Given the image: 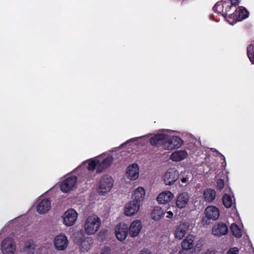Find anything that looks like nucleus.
<instances>
[{
	"label": "nucleus",
	"instance_id": "37",
	"mask_svg": "<svg viewBox=\"0 0 254 254\" xmlns=\"http://www.w3.org/2000/svg\"><path fill=\"white\" fill-rule=\"evenodd\" d=\"M178 254H190V253L187 250L182 249L179 252Z\"/></svg>",
	"mask_w": 254,
	"mask_h": 254
},
{
	"label": "nucleus",
	"instance_id": "33",
	"mask_svg": "<svg viewBox=\"0 0 254 254\" xmlns=\"http://www.w3.org/2000/svg\"><path fill=\"white\" fill-rule=\"evenodd\" d=\"M239 249L236 247L231 248H230L226 254H239Z\"/></svg>",
	"mask_w": 254,
	"mask_h": 254
},
{
	"label": "nucleus",
	"instance_id": "31",
	"mask_svg": "<svg viewBox=\"0 0 254 254\" xmlns=\"http://www.w3.org/2000/svg\"><path fill=\"white\" fill-rule=\"evenodd\" d=\"M254 47V45H250L247 49V53L248 56L250 60V61L252 62L253 64H254V53L252 54V52L253 51V48Z\"/></svg>",
	"mask_w": 254,
	"mask_h": 254
},
{
	"label": "nucleus",
	"instance_id": "11",
	"mask_svg": "<svg viewBox=\"0 0 254 254\" xmlns=\"http://www.w3.org/2000/svg\"><path fill=\"white\" fill-rule=\"evenodd\" d=\"M128 233V226L126 224L120 223L117 225L115 234L117 238L119 241H124L127 238Z\"/></svg>",
	"mask_w": 254,
	"mask_h": 254
},
{
	"label": "nucleus",
	"instance_id": "29",
	"mask_svg": "<svg viewBox=\"0 0 254 254\" xmlns=\"http://www.w3.org/2000/svg\"><path fill=\"white\" fill-rule=\"evenodd\" d=\"M84 238L82 233H77L74 235L73 242L75 244L80 245Z\"/></svg>",
	"mask_w": 254,
	"mask_h": 254
},
{
	"label": "nucleus",
	"instance_id": "5",
	"mask_svg": "<svg viewBox=\"0 0 254 254\" xmlns=\"http://www.w3.org/2000/svg\"><path fill=\"white\" fill-rule=\"evenodd\" d=\"M54 244L57 250L64 251L65 250L68 244L67 237L63 234L56 236L54 238Z\"/></svg>",
	"mask_w": 254,
	"mask_h": 254
},
{
	"label": "nucleus",
	"instance_id": "35",
	"mask_svg": "<svg viewBox=\"0 0 254 254\" xmlns=\"http://www.w3.org/2000/svg\"><path fill=\"white\" fill-rule=\"evenodd\" d=\"M224 181L223 180L220 179L218 180L217 182V188L219 190H222L224 187Z\"/></svg>",
	"mask_w": 254,
	"mask_h": 254
},
{
	"label": "nucleus",
	"instance_id": "19",
	"mask_svg": "<svg viewBox=\"0 0 254 254\" xmlns=\"http://www.w3.org/2000/svg\"><path fill=\"white\" fill-rule=\"evenodd\" d=\"M94 241L92 237H85L80 244V250L82 253L87 252L92 247Z\"/></svg>",
	"mask_w": 254,
	"mask_h": 254
},
{
	"label": "nucleus",
	"instance_id": "25",
	"mask_svg": "<svg viewBox=\"0 0 254 254\" xmlns=\"http://www.w3.org/2000/svg\"><path fill=\"white\" fill-rule=\"evenodd\" d=\"M230 229L232 234L235 237L240 238L242 236L241 230L236 224H232L230 227Z\"/></svg>",
	"mask_w": 254,
	"mask_h": 254
},
{
	"label": "nucleus",
	"instance_id": "21",
	"mask_svg": "<svg viewBox=\"0 0 254 254\" xmlns=\"http://www.w3.org/2000/svg\"><path fill=\"white\" fill-rule=\"evenodd\" d=\"M189 199V195L187 193L183 192L181 193L177 197L176 200V205L178 207L182 208L185 207Z\"/></svg>",
	"mask_w": 254,
	"mask_h": 254
},
{
	"label": "nucleus",
	"instance_id": "23",
	"mask_svg": "<svg viewBox=\"0 0 254 254\" xmlns=\"http://www.w3.org/2000/svg\"><path fill=\"white\" fill-rule=\"evenodd\" d=\"M164 214L163 209L159 206L154 207L151 212V217L155 221L159 220Z\"/></svg>",
	"mask_w": 254,
	"mask_h": 254
},
{
	"label": "nucleus",
	"instance_id": "24",
	"mask_svg": "<svg viewBox=\"0 0 254 254\" xmlns=\"http://www.w3.org/2000/svg\"><path fill=\"white\" fill-rule=\"evenodd\" d=\"M113 158L112 156H108L101 163L99 162L100 167H98L97 172L101 173L103 170L111 165L113 161Z\"/></svg>",
	"mask_w": 254,
	"mask_h": 254
},
{
	"label": "nucleus",
	"instance_id": "28",
	"mask_svg": "<svg viewBox=\"0 0 254 254\" xmlns=\"http://www.w3.org/2000/svg\"><path fill=\"white\" fill-rule=\"evenodd\" d=\"M238 13V18L239 20L244 19L249 16V12L245 8H240L237 12Z\"/></svg>",
	"mask_w": 254,
	"mask_h": 254
},
{
	"label": "nucleus",
	"instance_id": "10",
	"mask_svg": "<svg viewBox=\"0 0 254 254\" xmlns=\"http://www.w3.org/2000/svg\"><path fill=\"white\" fill-rule=\"evenodd\" d=\"M228 232L227 225L223 222L214 224L212 228V234L215 236L221 237L225 235Z\"/></svg>",
	"mask_w": 254,
	"mask_h": 254
},
{
	"label": "nucleus",
	"instance_id": "38",
	"mask_svg": "<svg viewBox=\"0 0 254 254\" xmlns=\"http://www.w3.org/2000/svg\"><path fill=\"white\" fill-rule=\"evenodd\" d=\"M190 177H188V175L187 176V177L186 178H184L183 179H182V182L183 183H185V182H188L189 181V179H190Z\"/></svg>",
	"mask_w": 254,
	"mask_h": 254
},
{
	"label": "nucleus",
	"instance_id": "15",
	"mask_svg": "<svg viewBox=\"0 0 254 254\" xmlns=\"http://www.w3.org/2000/svg\"><path fill=\"white\" fill-rule=\"evenodd\" d=\"M113 186L112 178L106 175L103 177L100 181L99 188L101 190H110Z\"/></svg>",
	"mask_w": 254,
	"mask_h": 254
},
{
	"label": "nucleus",
	"instance_id": "18",
	"mask_svg": "<svg viewBox=\"0 0 254 254\" xmlns=\"http://www.w3.org/2000/svg\"><path fill=\"white\" fill-rule=\"evenodd\" d=\"M174 195L172 191H162L157 197V200L160 204H166L173 198Z\"/></svg>",
	"mask_w": 254,
	"mask_h": 254
},
{
	"label": "nucleus",
	"instance_id": "26",
	"mask_svg": "<svg viewBox=\"0 0 254 254\" xmlns=\"http://www.w3.org/2000/svg\"><path fill=\"white\" fill-rule=\"evenodd\" d=\"M204 200L207 202H212L216 197V191H203Z\"/></svg>",
	"mask_w": 254,
	"mask_h": 254
},
{
	"label": "nucleus",
	"instance_id": "42",
	"mask_svg": "<svg viewBox=\"0 0 254 254\" xmlns=\"http://www.w3.org/2000/svg\"><path fill=\"white\" fill-rule=\"evenodd\" d=\"M204 254H215L214 251H208L206 252Z\"/></svg>",
	"mask_w": 254,
	"mask_h": 254
},
{
	"label": "nucleus",
	"instance_id": "6",
	"mask_svg": "<svg viewBox=\"0 0 254 254\" xmlns=\"http://www.w3.org/2000/svg\"><path fill=\"white\" fill-rule=\"evenodd\" d=\"M78 216V213L73 209L66 210L64 214V223L67 226L74 224Z\"/></svg>",
	"mask_w": 254,
	"mask_h": 254
},
{
	"label": "nucleus",
	"instance_id": "7",
	"mask_svg": "<svg viewBox=\"0 0 254 254\" xmlns=\"http://www.w3.org/2000/svg\"><path fill=\"white\" fill-rule=\"evenodd\" d=\"M182 139L178 136H173L169 138L167 135V139L166 143L164 144V149L168 150H172L176 148H179L183 144Z\"/></svg>",
	"mask_w": 254,
	"mask_h": 254
},
{
	"label": "nucleus",
	"instance_id": "14",
	"mask_svg": "<svg viewBox=\"0 0 254 254\" xmlns=\"http://www.w3.org/2000/svg\"><path fill=\"white\" fill-rule=\"evenodd\" d=\"M141 229V221L138 220H135L131 223L129 229L128 228V233L131 237H135L139 234Z\"/></svg>",
	"mask_w": 254,
	"mask_h": 254
},
{
	"label": "nucleus",
	"instance_id": "16",
	"mask_svg": "<svg viewBox=\"0 0 254 254\" xmlns=\"http://www.w3.org/2000/svg\"><path fill=\"white\" fill-rule=\"evenodd\" d=\"M51 201L48 199L41 200L36 206L37 211L39 214L47 213L51 208Z\"/></svg>",
	"mask_w": 254,
	"mask_h": 254
},
{
	"label": "nucleus",
	"instance_id": "36",
	"mask_svg": "<svg viewBox=\"0 0 254 254\" xmlns=\"http://www.w3.org/2000/svg\"><path fill=\"white\" fill-rule=\"evenodd\" d=\"M173 213L172 211H169L167 212V215H166L167 218H172L173 217Z\"/></svg>",
	"mask_w": 254,
	"mask_h": 254
},
{
	"label": "nucleus",
	"instance_id": "22",
	"mask_svg": "<svg viewBox=\"0 0 254 254\" xmlns=\"http://www.w3.org/2000/svg\"><path fill=\"white\" fill-rule=\"evenodd\" d=\"M194 236L193 235H189L182 242V249L188 251L192 249L194 246Z\"/></svg>",
	"mask_w": 254,
	"mask_h": 254
},
{
	"label": "nucleus",
	"instance_id": "17",
	"mask_svg": "<svg viewBox=\"0 0 254 254\" xmlns=\"http://www.w3.org/2000/svg\"><path fill=\"white\" fill-rule=\"evenodd\" d=\"M167 139V135L164 134H156L150 138V142L153 145H163L164 148V144Z\"/></svg>",
	"mask_w": 254,
	"mask_h": 254
},
{
	"label": "nucleus",
	"instance_id": "41",
	"mask_svg": "<svg viewBox=\"0 0 254 254\" xmlns=\"http://www.w3.org/2000/svg\"><path fill=\"white\" fill-rule=\"evenodd\" d=\"M99 195H104L107 191H97Z\"/></svg>",
	"mask_w": 254,
	"mask_h": 254
},
{
	"label": "nucleus",
	"instance_id": "3",
	"mask_svg": "<svg viewBox=\"0 0 254 254\" xmlns=\"http://www.w3.org/2000/svg\"><path fill=\"white\" fill-rule=\"evenodd\" d=\"M101 223V220L97 215L89 216L84 224L85 232L88 235L95 234L98 230Z\"/></svg>",
	"mask_w": 254,
	"mask_h": 254
},
{
	"label": "nucleus",
	"instance_id": "40",
	"mask_svg": "<svg viewBox=\"0 0 254 254\" xmlns=\"http://www.w3.org/2000/svg\"><path fill=\"white\" fill-rule=\"evenodd\" d=\"M233 5H236L238 3V0H230Z\"/></svg>",
	"mask_w": 254,
	"mask_h": 254
},
{
	"label": "nucleus",
	"instance_id": "44",
	"mask_svg": "<svg viewBox=\"0 0 254 254\" xmlns=\"http://www.w3.org/2000/svg\"><path fill=\"white\" fill-rule=\"evenodd\" d=\"M64 192H68L69 191H64Z\"/></svg>",
	"mask_w": 254,
	"mask_h": 254
},
{
	"label": "nucleus",
	"instance_id": "8",
	"mask_svg": "<svg viewBox=\"0 0 254 254\" xmlns=\"http://www.w3.org/2000/svg\"><path fill=\"white\" fill-rule=\"evenodd\" d=\"M178 178V171L175 168H170L164 175V181L166 185H171Z\"/></svg>",
	"mask_w": 254,
	"mask_h": 254
},
{
	"label": "nucleus",
	"instance_id": "20",
	"mask_svg": "<svg viewBox=\"0 0 254 254\" xmlns=\"http://www.w3.org/2000/svg\"><path fill=\"white\" fill-rule=\"evenodd\" d=\"M188 156V153L185 150H178L172 153L170 159L173 161L179 162L185 159Z\"/></svg>",
	"mask_w": 254,
	"mask_h": 254
},
{
	"label": "nucleus",
	"instance_id": "12",
	"mask_svg": "<svg viewBox=\"0 0 254 254\" xmlns=\"http://www.w3.org/2000/svg\"><path fill=\"white\" fill-rule=\"evenodd\" d=\"M139 167L136 164L129 166L126 172V176L131 180H136L139 176Z\"/></svg>",
	"mask_w": 254,
	"mask_h": 254
},
{
	"label": "nucleus",
	"instance_id": "32",
	"mask_svg": "<svg viewBox=\"0 0 254 254\" xmlns=\"http://www.w3.org/2000/svg\"><path fill=\"white\" fill-rule=\"evenodd\" d=\"M34 246L35 244L33 240H29L26 241L25 243V247L26 249H32L34 247Z\"/></svg>",
	"mask_w": 254,
	"mask_h": 254
},
{
	"label": "nucleus",
	"instance_id": "34",
	"mask_svg": "<svg viewBox=\"0 0 254 254\" xmlns=\"http://www.w3.org/2000/svg\"><path fill=\"white\" fill-rule=\"evenodd\" d=\"M111 249L109 247L105 246L101 250V254H110Z\"/></svg>",
	"mask_w": 254,
	"mask_h": 254
},
{
	"label": "nucleus",
	"instance_id": "43",
	"mask_svg": "<svg viewBox=\"0 0 254 254\" xmlns=\"http://www.w3.org/2000/svg\"><path fill=\"white\" fill-rule=\"evenodd\" d=\"M135 190H138V191H139V190H144V189L142 187H138V188H137V189H135Z\"/></svg>",
	"mask_w": 254,
	"mask_h": 254
},
{
	"label": "nucleus",
	"instance_id": "13",
	"mask_svg": "<svg viewBox=\"0 0 254 254\" xmlns=\"http://www.w3.org/2000/svg\"><path fill=\"white\" fill-rule=\"evenodd\" d=\"M189 224L187 222L181 223L176 228L175 237L176 239H182L186 234L189 228Z\"/></svg>",
	"mask_w": 254,
	"mask_h": 254
},
{
	"label": "nucleus",
	"instance_id": "1",
	"mask_svg": "<svg viewBox=\"0 0 254 254\" xmlns=\"http://www.w3.org/2000/svg\"><path fill=\"white\" fill-rule=\"evenodd\" d=\"M132 196L133 199L128 202L125 208V213L127 216H132L136 213L140 207V202L144 200L146 191H133Z\"/></svg>",
	"mask_w": 254,
	"mask_h": 254
},
{
	"label": "nucleus",
	"instance_id": "30",
	"mask_svg": "<svg viewBox=\"0 0 254 254\" xmlns=\"http://www.w3.org/2000/svg\"><path fill=\"white\" fill-rule=\"evenodd\" d=\"M100 167L99 161L97 160H91L89 162L88 169L89 170H93L96 167L97 169Z\"/></svg>",
	"mask_w": 254,
	"mask_h": 254
},
{
	"label": "nucleus",
	"instance_id": "9",
	"mask_svg": "<svg viewBox=\"0 0 254 254\" xmlns=\"http://www.w3.org/2000/svg\"><path fill=\"white\" fill-rule=\"evenodd\" d=\"M77 183V178L75 176H71L64 180L59 184L58 186L61 190H70L74 189Z\"/></svg>",
	"mask_w": 254,
	"mask_h": 254
},
{
	"label": "nucleus",
	"instance_id": "27",
	"mask_svg": "<svg viewBox=\"0 0 254 254\" xmlns=\"http://www.w3.org/2000/svg\"><path fill=\"white\" fill-rule=\"evenodd\" d=\"M222 202L226 208H230L233 204L232 197L230 195L225 194L222 197Z\"/></svg>",
	"mask_w": 254,
	"mask_h": 254
},
{
	"label": "nucleus",
	"instance_id": "2",
	"mask_svg": "<svg viewBox=\"0 0 254 254\" xmlns=\"http://www.w3.org/2000/svg\"><path fill=\"white\" fill-rule=\"evenodd\" d=\"M205 216L201 220L202 225L206 227L211 223V220H217L220 215L219 209L214 206H208L205 209Z\"/></svg>",
	"mask_w": 254,
	"mask_h": 254
},
{
	"label": "nucleus",
	"instance_id": "39",
	"mask_svg": "<svg viewBox=\"0 0 254 254\" xmlns=\"http://www.w3.org/2000/svg\"><path fill=\"white\" fill-rule=\"evenodd\" d=\"M140 254H152L151 252L148 250L141 251Z\"/></svg>",
	"mask_w": 254,
	"mask_h": 254
},
{
	"label": "nucleus",
	"instance_id": "4",
	"mask_svg": "<svg viewBox=\"0 0 254 254\" xmlns=\"http://www.w3.org/2000/svg\"><path fill=\"white\" fill-rule=\"evenodd\" d=\"M16 244L11 238H6L1 242V249L3 254H14Z\"/></svg>",
	"mask_w": 254,
	"mask_h": 254
}]
</instances>
